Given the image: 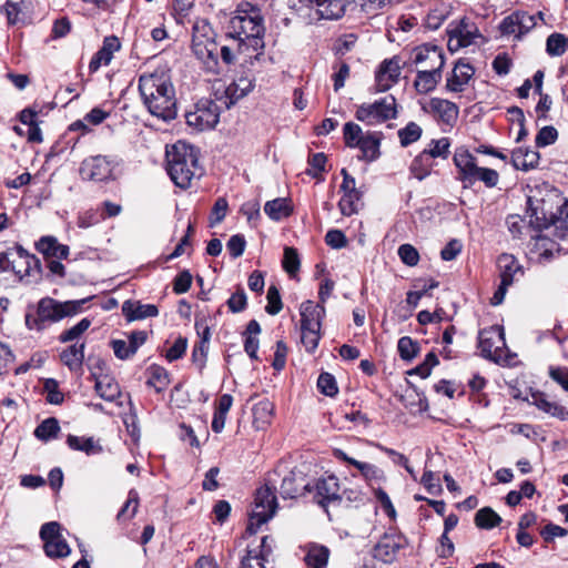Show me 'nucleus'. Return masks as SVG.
Returning <instances> with one entry per match:
<instances>
[{
    "mask_svg": "<svg viewBox=\"0 0 568 568\" xmlns=\"http://www.w3.org/2000/svg\"><path fill=\"white\" fill-rule=\"evenodd\" d=\"M139 92L144 106L163 121L176 118V97L170 75L164 71L143 73L139 78Z\"/></svg>",
    "mask_w": 568,
    "mask_h": 568,
    "instance_id": "f257e3e1",
    "label": "nucleus"
},
{
    "mask_svg": "<svg viewBox=\"0 0 568 568\" xmlns=\"http://www.w3.org/2000/svg\"><path fill=\"white\" fill-rule=\"evenodd\" d=\"M84 303L85 300L59 302L51 297L41 298L36 312L26 315V325L31 331L42 332L53 323L80 313Z\"/></svg>",
    "mask_w": 568,
    "mask_h": 568,
    "instance_id": "f03ea898",
    "label": "nucleus"
},
{
    "mask_svg": "<svg viewBox=\"0 0 568 568\" xmlns=\"http://www.w3.org/2000/svg\"><path fill=\"white\" fill-rule=\"evenodd\" d=\"M248 10L239 11L231 18L229 36L239 40V47L248 44L254 50L264 48V19L258 8L246 3Z\"/></svg>",
    "mask_w": 568,
    "mask_h": 568,
    "instance_id": "7ed1b4c3",
    "label": "nucleus"
},
{
    "mask_svg": "<svg viewBox=\"0 0 568 568\" xmlns=\"http://www.w3.org/2000/svg\"><path fill=\"white\" fill-rule=\"evenodd\" d=\"M166 156L168 172L176 186L186 189L195 176L201 175L197 152L193 146L178 142Z\"/></svg>",
    "mask_w": 568,
    "mask_h": 568,
    "instance_id": "20e7f679",
    "label": "nucleus"
},
{
    "mask_svg": "<svg viewBox=\"0 0 568 568\" xmlns=\"http://www.w3.org/2000/svg\"><path fill=\"white\" fill-rule=\"evenodd\" d=\"M413 62L422 63L429 60V65L419 68L414 81V87L418 93L426 94L433 91L442 79V69L445 64L444 53L436 45H422L414 50Z\"/></svg>",
    "mask_w": 568,
    "mask_h": 568,
    "instance_id": "39448f33",
    "label": "nucleus"
},
{
    "mask_svg": "<svg viewBox=\"0 0 568 568\" xmlns=\"http://www.w3.org/2000/svg\"><path fill=\"white\" fill-rule=\"evenodd\" d=\"M351 3L359 6L363 10L361 0H286L290 9L310 22L321 19L338 20Z\"/></svg>",
    "mask_w": 568,
    "mask_h": 568,
    "instance_id": "423d86ee",
    "label": "nucleus"
},
{
    "mask_svg": "<svg viewBox=\"0 0 568 568\" xmlns=\"http://www.w3.org/2000/svg\"><path fill=\"white\" fill-rule=\"evenodd\" d=\"M216 33L206 20H197L193 26L192 51L203 63L204 69L213 74L220 72L219 45Z\"/></svg>",
    "mask_w": 568,
    "mask_h": 568,
    "instance_id": "0eeeda50",
    "label": "nucleus"
},
{
    "mask_svg": "<svg viewBox=\"0 0 568 568\" xmlns=\"http://www.w3.org/2000/svg\"><path fill=\"white\" fill-rule=\"evenodd\" d=\"M396 114V99L389 94L373 103L357 106L355 118L367 125H376L395 119Z\"/></svg>",
    "mask_w": 568,
    "mask_h": 568,
    "instance_id": "6e6552de",
    "label": "nucleus"
},
{
    "mask_svg": "<svg viewBox=\"0 0 568 568\" xmlns=\"http://www.w3.org/2000/svg\"><path fill=\"white\" fill-rule=\"evenodd\" d=\"M276 507V497L270 487L264 486L257 489L254 507L250 515L247 531L255 534L263 524L267 523L274 516Z\"/></svg>",
    "mask_w": 568,
    "mask_h": 568,
    "instance_id": "1a4fd4ad",
    "label": "nucleus"
},
{
    "mask_svg": "<svg viewBox=\"0 0 568 568\" xmlns=\"http://www.w3.org/2000/svg\"><path fill=\"white\" fill-rule=\"evenodd\" d=\"M221 109L216 102L202 99L194 109L185 113L186 124L196 131L213 129L220 120Z\"/></svg>",
    "mask_w": 568,
    "mask_h": 568,
    "instance_id": "9d476101",
    "label": "nucleus"
},
{
    "mask_svg": "<svg viewBox=\"0 0 568 568\" xmlns=\"http://www.w3.org/2000/svg\"><path fill=\"white\" fill-rule=\"evenodd\" d=\"M497 267L499 270L500 284L491 297V305H499L504 302L507 290L513 285L518 274L523 275V266L517 258L507 253H503L497 258Z\"/></svg>",
    "mask_w": 568,
    "mask_h": 568,
    "instance_id": "9b49d317",
    "label": "nucleus"
},
{
    "mask_svg": "<svg viewBox=\"0 0 568 568\" xmlns=\"http://www.w3.org/2000/svg\"><path fill=\"white\" fill-rule=\"evenodd\" d=\"M61 525L57 521L44 524L40 529V537L44 542L48 557L62 558L70 554V547L61 535Z\"/></svg>",
    "mask_w": 568,
    "mask_h": 568,
    "instance_id": "f8f14e48",
    "label": "nucleus"
},
{
    "mask_svg": "<svg viewBox=\"0 0 568 568\" xmlns=\"http://www.w3.org/2000/svg\"><path fill=\"white\" fill-rule=\"evenodd\" d=\"M479 348L484 357L501 363L504 361L505 338L504 332L498 326H490L479 332Z\"/></svg>",
    "mask_w": 568,
    "mask_h": 568,
    "instance_id": "ddd939ff",
    "label": "nucleus"
},
{
    "mask_svg": "<svg viewBox=\"0 0 568 568\" xmlns=\"http://www.w3.org/2000/svg\"><path fill=\"white\" fill-rule=\"evenodd\" d=\"M114 163L105 155H94L81 162L79 173L82 180L104 182L111 179Z\"/></svg>",
    "mask_w": 568,
    "mask_h": 568,
    "instance_id": "4468645a",
    "label": "nucleus"
},
{
    "mask_svg": "<svg viewBox=\"0 0 568 568\" xmlns=\"http://www.w3.org/2000/svg\"><path fill=\"white\" fill-rule=\"evenodd\" d=\"M341 174L343 175L341 184L343 196L338 202V207L343 215L351 216L358 212L363 192L356 187L355 179L346 169H342Z\"/></svg>",
    "mask_w": 568,
    "mask_h": 568,
    "instance_id": "2eb2a0df",
    "label": "nucleus"
},
{
    "mask_svg": "<svg viewBox=\"0 0 568 568\" xmlns=\"http://www.w3.org/2000/svg\"><path fill=\"white\" fill-rule=\"evenodd\" d=\"M406 545L407 540L403 535L386 532L374 547V557L385 564H390Z\"/></svg>",
    "mask_w": 568,
    "mask_h": 568,
    "instance_id": "dca6fc26",
    "label": "nucleus"
},
{
    "mask_svg": "<svg viewBox=\"0 0 568 568\" xmlns=\"http://www.w3.org/2000/svg\"><path fill=\"white\" fill-rule=\"evenodd\" d=\"M16 255L10 261V271L19 278L41 273L40 260L29 254L21 245H14Z\"/></svg>",
    "mask_w": 568,
    "mask_h": 568,
    "instance_id": "f3484780",
    "label": "nucleus"
},
{
    "mask_svg": "<svg viewBox=\"0 0 568 568\" xmlns=\"http://www.w3.org/2000/svg\"><path fill=\"white\" fill-rule=\"evenodd\" d=\"M400 60L398 57L384 60L375 74L377 92H385L397 83L400 75Z\"/></svg>",
    "mask_w": 568,
    "mask_h": 568,
    "instance_id": "a211bd4d",
    "label": "nucleus"
},
{
    "mask_svg": "<svg viewBox=\"0 0 568 568\" xmlns=\"http://www.w3.org/2000/svg\"><path fill=\"white\" fill-rule=\"evenodd\" d=\"M516 398L535 405L538 409L562 419L568 415V410L551 400L547 393H517Z\"/></svg>",
    "mask_w": 568,
    "mask_h": 568,
    "instance_id": "6ab92c4d",
    "label": "nucleus"
},
{
    "mask_svg": "<svg viewBox=\"0 0 568 568\" xmlns=\"http://www.w3.org/2000/svg\"><path fill=\"white\" fill-rule=\"evenodd\" d=\"M146 337L144 331H134L128 336V339H112L110 345L119 359H128L145 343Z\"/></svg>",
    "mask_w": 568,
    "mask_h": 568,
    "instance_id": "aec40b11",
    "label": "nucleus"
},
{
    "mask_svg": "<svg viewBox=\"0 0 568 568\" xmlns=\"http://www.w3.org/2000/svg\"><path fill=\"white\" fill-rule=\"evenodd\" d=\"M448 48L452 51H456L473 44L475 39L479 37V33L473 24L460 22L448 30Z\"/></svg>",
    "mask_w": 568,
    "mask_h": 568,
    "instance_id": "412c9836",
    "label": "nucleus"
},
{
    "mask_svg": "<svg viewBox=\"0 0 568 568\" xmlns=\"http://www.w3.org/2000/svg\"><path fill=\"white\" fill-rule=\"evenodd\" d=\"M315 498L322 506L325 503L342 499L338 478L333 475L318 479L315 484Z\"/></svg>",
    "mask_w": 568,
    "mask_h": 568,
    "instance_id": "4be33fe9",
    "label": "nucleus"
},
{
    "mask_svg": "<svg viewBox=\"0 0 568 568\" xmlns=\"http://www.w3.org/2000/svg\"><path fill=\"white\" fill-rule=\"evenodd\" d=\"M474 68L463 61H458L452 74L447 78L446 89L450 92H463L470 79L474 77Z\"/></svg>",
    "mask_w": 568,
    "mask_h": 568,
    "instance_id": "5701e85b",
    "label": "nucleus"
},
{
    "mask_svg": "<svg viewBox=\"0 0 568 568\" xmlns=\"http://www.w3.org/2000/svg\"><path fill=\"white\" fill-rule=\"evenodd\" d=\"M272 554V547L268 545V537L262 538L261 544L254 548H248L246 556L242 559L241 568H265L264 562Z\"/></svg>",
    "mask_w": 568,
    "mask_h": 568,
    "instance_id": "b1692460",
    "label": "nucleus"
},
{
    "mask_svg": "<svg viewBox=\"0 0 568 568\" xmlns=\"http://www.w3.org/2000/svg\"><path fill=\"white\" fill-rule=\"evenodd\" d=\"M120 48V41L115 36L104 38L102 48L92 57L89 63L90 72H97L102 64L108 65L114 52L119 51Z\"/></svg>",
    "mask_w": 568,
    "mask_h": 568,
    "instance_id": "393cba45",
    "label": "nucleus"
},
{
    "mask_svg": "<svg viewBox=\"0 0 568 568\" xmlns=\"http://www.w3.org/2000/svg\"><path fill=\"white\" fill-rule=\"evenodd\" d=\"M301 328L321 329L322 320L325 315V308L321 304L312 301H305L301 304Z\"/></svg>",
    "mask_w": 568,
    "mask_h": 568,
    "instance_id": "a878e982",
    "label": "nucleus"
},
{
    "mask_svg": "<svg viewBox=\"0 0 568 568\" xmlns=\"http://www.w3.org/2000/svg\"><path fill=\"white\" fill-rule=\"evenodd\" d=\"M36 248L43 254L45 260H63L69 256L70 248L68 245L58 242L54 236H42L37 243Z\"/></svg>",
    "mask_w": 568,
    "mask_h": 568,
    "instance_id": "bb28decb",
    "label": "nucleus"
},
{
    "mask_svg": "<svg viewBox=\"0 0 568 568\" xmlns=\"http://www.w3.org/2000/svg\"><path fill=\"white\" fill-rule=\"evenodd\" d=\"M430 112L442 122L452 125L458 116V106L448 100L433 98L429 102Z\"/></svg>",
    "mask_w": 568,
    "mask_h": 568,
    "instance_id": "cd10ccee",
    "label": "nucleus"
},
{
    "mask_svg": "<svg viewBox=\"0 0 568 568\" xmlns=\"http://www.w3.org/2000/svg\"><path fill=\"white\" fill-rule=\"evenodd\" d=\"M254 87L253 80L247 77H240L225 89V106L229 109L240 99L247 95Z\"/></svg>",
    "mask_w": 568,
    "mask_h": 568,
    "instance_id": "c85d7f7f",
    "label": "nucleus"
},
{
    "mask_svg": "<svg viewBox=\"0 0 568 568\" xmlns=\"http://www.w3.org/2000/svg\"><path fill=\"white\" fill-rule=\"evenodd\" d=\"M453 160L459 171V180L466 185L478 166L476 159L467 150H457Z\"/></svg>",
    "mask_w": 568,
    "mask_h": 568,
    "instance_id": "c756f323",
    "label": "nucleus"
},
{
    "mask_svg": "<svg viewBox=\"0 0 568 568\" xmlns=\"http://www.w3.org/2000/svg\"><path fill=\"white\" fill-rule=\"evenodd\" d=\"M539 158V153L535 150L518 148L513 151L511 163L515 169L527 172L538 165Z\"/></svg>",
    "mask_w": 568,
    "mask_h": 568,
    "instance_id": "7c9ffc66",
    "label": "nucleus"
},
{
    "mask_svg": "<svg viewBox=\"0 0 568 568\" xmlns=\"http://www.w3.org/2000/svg\"><path fill=\"white\" fill-rule=\"evenodd\" d=\"M122 312L129 321L154 317L159 314L158 307L153 304H140L130 301L123 303Z\"/></svg>",
    "mask_w": 568,
    "mask_h": 568,
    "instance_id": "2f4dec72",
    "label": "nucleus"
},
{
    "mask_svg": "<svg viewBox=\"0 0 568 568\" xmlns=\"http://www.w3.org/2000/svg\"><path fill=\"white\" fill-rule=\"evenodd\" d=\"M381 140H382L381 132H366L363 140H361V142L356 146L362 151V158L367 161L376 160L381 154V152H379Z\"/></svg>",
    "mask_w": 568,
    "mask_h": 568,
    "instance_id": "473e14b6",
    "label": "nucleus"
},
{
    "mask_svg": "<svg viewBox=\"0 0 568 568\" xmlns=\"http://www.w3.org/2000/svg\"><path fill=\"white\" fill-rule=\"evenodd\" d=\"M84 343H74L67 347L61 354V362L71 371H78L82 367L84 359Z\"/></svg>",
    "mask_w": 568,
    "mask_h": 568,
    "instance_id": "72a5a7b5",
    "label": "nucleus"
},
{
    "mask_svg": "<svg viewBox=\"0 0 568 568\" xmlns=\"http://www.w3.org/2000/svg\"><path fill=\"white\" fill-rule=\"evenodd\" d=\"M535 17L528 13H517L515 16H510L503 21V26L505 27V31L509 33H523L529 31L534 26Z\"/></svg>",
    "mask_w": 568,
    "mask_h": 568,
    "instance_id": "f704fd0d",
    "label": "nucleus"
},
{
    "mask_svg": "<svg viewBox=\"0 0 568 568\" xmlns=\"http://www.w3.org/2000/svg\"><path fill=\"white\" fill-rule=\"evenodd\" d=\"M265 214L273 221H280L292 214L293 209L290 205V201L285 197H277L267 201L264 205Z\"/></svg>",
    "mask_w": 568,
    "mask_h": 568,
    "instance_id": "c9c22d12",
    "label": "nucleus"
},
{
    "mask_svg": "<svg viewBox=\"0 0 568 568\" xmlns=\"http://www.w3.org/2000/svg\"><path fill=\"white\" fill-rule=\"evenodd\" d=\"M146 384L153 387L154 390H163L170 384L169 372L156 364H153L146 368Z\"/></svg>",
    "mask_w": 568,
    "mask_h": 568,
    "instance_id": "e433bc0d",
    "label": "nucleus"
},
{
    "mask_svg": "<svg viewBox=\"0 0 568 568\" xmlns=\"http://www.w3.org/2000/svg\"><path fill=\"white\" fill-rule=\"evenodd\" d=\"M329 550L322 545H311L304 558L308 568H326Z\"/></svg>",
    "mask_w": 568,
    "mask_h": 568,
    "instance_id": "4c0bfd02",
    "label": "nucleus"
},
{
    "mask_svg": "<svg viewBox=\"0 0 568 568\" xmlns=\"http://www.w3.org/2000/svg\"><path fill=\"white\" fill-rule=\"evenodd\" d=\"M273 409V404L267 399L260 400L253 406V423L257 429L264 428L271 422Z\"/></svg>",
    "mask_w": 568,
    "mask_h": 568,
    "instance_id": "58836bf2",
    "label": "nucleus"
},
{
    "mask_svg": "<svg viewBox=\"0 0 568 568\" xmlns=\"http://www.w3.org/2000/svg\"><path fill=\"white\" fill-rule=\"evenodd\" d=\"M432 166H433V161H432L429 154H427L423 151L420 154H418L412 161L409 171L414 178L422 181L426 176L429 175Z\"/></svg>",
    "mask_w": 568,
    "mask_h": 568,
    "instance_id": "ea45409f",
    "label": "nucleus"
},
{
    "mask_svg": "<svg viewBox=\"0 0 568 568\" xmlns=\"http://www.w3.org/2000/svg\"><path fill=\"white\" fill-rule=\"evenodd\" d=\"M301 489H308L302 477L296 478L294 474L285 476L281 485V495L283 498H295Z\"/></svg>",
    "mask_w": 568,
    "mask_h": 568,
    "instance_id": "a19ab883",
    "label": "nucleus"
},
{
    "mask_svg": "<svg viewBox=\"0 0 568 568\" xmlns=\"http://www.w3.org/2000/svg\"><path fill=\"white\" fill-rule=\"evenodd\" d=\"M423 395L424 393H400L398 399L412 414H417L425 412L428 406Z\"/></svg>",
    "mask_w": 568,
    "mask_h": 568,
    "instance_id": "79ce46f5",
    "label": "nucleus"
},
{
    "mask_svg": "<svg viewBox=\"0 0 568 568\" xmlns=\"http://www.w3.org/2000/svg\"><path fill=\"white\" fill-rule=\"evenodd\" d=\"M67 443L71 449L81 450L87 453L88 455L99 454L102 452V447L99 444H97L91 437L84 438L74 435H69L67 438Z\"/></svg>",
    "mask_w": 568,
    "mask_h": 568,
    "instance_id": "37998d69",
    "label": "nucleus"
},
{
    "mask_svg": "<svg viewBox=\"0 0 568 568\" xmlns=\"http://www.w3.org/2000/svg\"><path fill=\"white\" fill-rule=\"evenodd\" d=\"M568 50V36L551 33L546 41V51L550 57H560Z\"/></svg>",
    "mask_w": 568,
    "mask_h": 568,
    "instance_id": "c03bdc74",
    "label": "nucleus"
},
{
    "mask_svg": "<svg viewBox=\"0 0 568 568\" xmlns=\"http://www.w3.org/2000/svg\"><path fill=\"white\" fill-rule=\"evenodd\" d=\"M501 521L500 516L490 507L479 509L475 515V524L483 529H491L498 526Z\"/></svg>",
    "mask_w": 568,
    "mask_h": 568,
    "instance_id": "a18cd8bd",
    "label": "nucleus"
},
{
    "mask_svg": "<svg viewBox=\"0 0 568 568\" xmlns=\"http://www.w3.org/2000/svg\"><path fill=\"white\" fill-rule=\"evenodd\" d=\"M476 181L483 182L487 187H495L499 182V173L493 169L477 166L466 185H473Z\"/></svg>",
    "mask_w": 568,
    "mask_h": 568,
    "instance_id": "49530a36",
    "label": "nucleus"
},
{
    "mask_svg": "<svg viewBox=\"0 0 568 568\" xmlns=\"http://www.w3.org/2000/svg\"><path fill=\"white\" fill-rule=\"evenodd\" d=\"M352 465L356 467L362 476L372 485L379 484L385 478L383 470L373 464L357 460L352 462Z\"/></svg>",
    "mask_w": 568,
    "mask_h": 568,
    "instance_id": "de8ad7c7",
    "label": "nucleus"
},
{
    "mask_svg": "<svg viewBox=\"0 0 568 568\" xmlns=\"http://www.w3.org/2000/svg\"><path fill=\"white\" fill-rule=\"evenodd\" d=\"M60 430L59 423L55 418L50 417L43 420L34 430V436L43 442L55 438Z\"/></svg>",
    "mask_w": 568,
    "mask_h": 568,
    "instance_id": "09e8293b",
    "label": "nucleus"
},
{
    "mask_svg": "<svg viewBox=\"0 0 568 568\" xmlns=\"http://www.w3.org/2000/svg\"><path fill=\"white\" fill-rule=\"evenodd\" d=\"M343 134L345 144L348 148H356L361 140H363V138L365 136V133L363 132L362 128L354 122L345 123L343 128Z\"/></svg>",
    "mask_w": 568,
    "mask_h": 568,
    "instance_id": "8fccbe9b",
    "label": "nucleus"
},
{
    "mask_svg": "<svg viewBox=\"0 0 568 568\" xmlns=\"http://www.w3.org/2000/svg\"><path fill=\"white\" fill-rule=\"evenodd\" d=\"M90 325L91 321L89 318H82L74 326L63 331L59 336V341L61 343L78 341L80 336L90 327Z\"/></svg>",
    "mask_w": 568,
    "mask_h": 568,
    "instance_id": "3c124183",
    "label": "nucleus"
},
{
    "mask_svg": "<svg viewBox=\"0 0 568 568\" xmlns=\"http://www.w3.org/2000/svg\"><path fill=\"white\" fill-rule=\"evenodd\" d=\"M420 135L422 128L415 122H409L405 128L398 131V138L403 146H407L416 142L419 140Z\"/></svg>",
    "mask_w": 568,
    "mask_h": 568,
    "instance_id": "603ef678",
    "label": "nucleus"
},
{
    "mask_svg": "<svg viewBox=\"0 0 568 568\" xmlns=\"http://www.w3.org/2000/svg\"><path fill=\"white\" fill-rule=\"evenodd\" d=\"M283 268L290 274L294 275L300 270V257L298 253L294 247L286 246L284 248Z\"/></svg>",
    "mask_w": 568,
    "mask_h": 568,
    "instance_id": "864d4df0",
    "label": "nucleus"
},
{
    "mask_svg": "<svg viewBox=\"0 0 568 568\" xmlns=\"http://www.w3.org/2000/svg\"><path fill=\"white\" fill-rule=\"evenodd\" d=\"M267 305L265 311L270 315H276L282 311L283 304L280 295V291L275 285H271L267 290Z\"/></svg>",
    "mask_w": 568,
    "mask_h": 568,
    "instance_id": "5fc2aeb1",
    "label": "nucleus"
},
{
    "mask_svg": "<svg viewBox=\"0 0 568 568\" xmlns=\"http://www.w3.org/2000/svg\"><path fill=\"white\" fill-rule=\"evenodd\" d=\"M397 349L403 359L409 361L417 354L418 344L409 336H404L399 338Z\"/></svg>",
    "mask_w": 568,
    "mask_h": 568,
    "instance_id": "6e6d98bb",
    "label": "nucleus"
},
{
    "mask_svg": "<svg viewBox=\"0 0 568 568\" xmlns=\"http://www.w3.org/2000/svg\"><path fill=\"white\" fill-rule=\"evenodd\" d=\"M227 209H229V204H227L226 199L219 197L215 201V203L212 207V211H211L210 225L215 226L216 224L221 223L226 215Z\"/></svg>",
    "mask_w": 568,
    "mask_h": 568,
    "instance_id": "4d7b16f0",
    "label": "nucleus"
},
{
    "mask_svg": "<svg viewBox=\"0 0 568 568\" xmlns=\"http://www.w3.org/2000/svg\"><path fill=\"white\" fill-rule=\"evenodd\" d=\"M557 138V130L554 126L548 125L539 130V132L536 135L535 142L538 148H544L555 143Z\"/></svg>",
    "mask_w": 568,
    "mask_h": 568,
    "instance_id": "13d9d810",
    "label": "nucleus"
},
{
    "mask_svg": "<svg viewBox=\"0 0 568 568\" xmlns=\"http://www.w3.org/2000/svg\"><path fill=\"white\" fill-rule=\"evenodd\" d=\"M187 347V338L183 336H179L173 345L166 351L165 358L169 362H174L179 358H181L186 351Z\"/></svg>",
    "mask_w": 568,
    "mask_h": 568,
    "instance_id": "bf43d9fd",
    "label": "nucleus"
},
{
    "mask_svg": "<svg viewBox=\"0 0 568 568\" xmlns=\"http://www.w3.org/2000/svg\"><path fill=\"white\" fill-rule=\"evenodd\" d=\"M138 505H139V495L138 493L132 489L129 491L128 500L125 501L124 506L118 514V518H132L136 511H138Z\"/></svg>",
    "mask_w": 568,
    "mask_h": 568,
    "instance_id": "052dcab7",
    "label": "nucleus"
},
{
    "mask_svg": "<svg viewBox=\"0 0 568 568\" xmlns=\"http://www.w3.org/2000/svg\"><path fill=\"white\" fill-rule=\"evenodd\" d=\"M247 305V298L244 290L242 287H237L235 293L231 295L227 300V306L231 312L239 313L245 310Z\"/></svg>",
    "mask_w": 568,
    "mask_h": 568,
    "instance_id": "680f3d73",
    "label": "nucleus"
},
{
    "mask_svg": "<svg viewBox=\"0 0 568 568\" xmlns=\"http://www.w3.org/2000/svg\"><path fill=\"white\" fill-rule=\"evenodd\" d=\"M398 255L402 262L408 266H415L419 261L418 251L410 244H402L398 247Z\"/></svg>",
    "mask_w": 568,
    "mask_h": 568,
    "instance_id": "e2e57ef3",
    "label": "nucleus"
},
{
    "mask_svg": "<svg viewBox=\"0 0 568 568\" xmlns=\"http://www.w3.org/2000/svg\"><path fill=\"white\" fill-rule=\"evenodd\" d=\"M301 331H302L301 341H302V344L305 346L306 351L307 352L315 351V348L318 345L320 338H321V335H320L321 329L301 328Z\"/></svg>",
    "mask_w": 568,
    "mask_h": 568,
    "instance_id": "0e129e2a",
    "label": "nucleus"
},
{
    "mask_svg": "<svg viewBox=\"0 0 568 568\" xmlns=\"http://www.w3.org/2000/svg\"><path fill=\"white\" fill-rule=\"evenodd\" d=\"M449 142L448 139L443 138L436 141H432L429 149L424 152L429 154L430 159L434 158H446L448 154Z\"/></svg>",
    "mask_w": 568,
    "mask_h": 568,
    "instance_id": "69168bd1",
    "label": "nucleus"
},
{
    "mask_svg": "<svg viewBox=\"0 0 568 568\" xmlns=\"http://www.w3.org/2000/svg\"><path fill=\"white\" fill-rule=\"evenodd\" d=\"M192 285V275L185 270L179 273L173 281V291L175 294L186 293Z\"/></svg>",
    "mask_w": 568,
    "mask_h": 568,
    "instance_id": "338daca9",
    "label": "nucleus"
},
{
    "mask_svg": "<svg viewBox=\"0 0 568 568\" xmlns=\"http://www.w3.org/2000/svg\"><path fill=\"white\" fill-rule=\"evenodd\" d=\"M246 241L242 234H235L230 237L226 243V247L232 257H240L245 250Z\"/></svg>",
    "mask_w": 568,
    "mask_h": 568,
    "instance_id": "774afa93",
    "label": "nucleus"
}]
</instances>
